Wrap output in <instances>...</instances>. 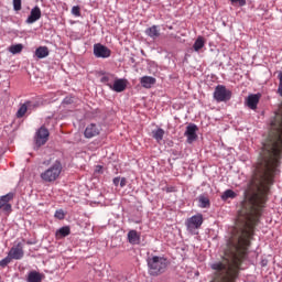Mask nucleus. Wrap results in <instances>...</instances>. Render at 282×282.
<instances>
[{
  "instance_id": "1",
  "label": "nucleus",
  "mask_w": 282,
  "mask_h": 282,
  "mask_svg": "<svg viewBox=\"0 0 282 282\" xmlns=\"http://www.w3.org/2000/svg\"><path fill=\"white\" fill-rule=\"evenodd\" d=\"M278 94L282 98V72L278 75ZM282 158V108L275 112L271 121L268 138L262 142L260 155L253 170L251 184L261 194H252L247 199H268L265 191L274 183V176L279 175V166Z\"/></svg>"
},
{
  "instance_id": "2",
  "label": "nucleus",
  "mask_w": 282,
  "mask_h": 282,
  "mask_svg": "<svg viewBox=\"0 0 282 282\" xmlns=\"http://www.w3.org/2000/svg\"><path fill=\"white\" fill-rule=\"evenodd\" d=\"M251 235L250 231L243 230L240 237L227 241L223 260L210 264L215 272L212 282H235L241 270V261L248 257Z\"/></svg>"
},
{
  "instance_id": "3",
  "label": "nucleus",
  "mask_w": 282,
  "mask_h": 282,
  "mask_svg": "<svg viewBox=\"0 0 282 282\" xmlns=\"http://www.w3.org/2000/svg\"><path fill=\"white\" fill-rule=\"evenodd\" d=\"M147 263L150 276H160L169 268V262L164 257L153 256L152 258H148Z\"/></svg>"
},
{
  "instance_id": "4",
  "label": "nucleus",
  "mask_w": 282,
  "mask_h": 282,
  "mask_svg": "<svg viewBox=\"0 0 282 282\" xmlns=\"http://www.w3.org/2000/svg\"><path fill=\"white\" fill-rule=\"evenodd\" d=\"M63 172V164L61 161H55L46 171L41 173V180L43 182H56L57 177H61Z\"/></svg>"
},
{
  "instance_id": "5",
  "label": "nucleus",
  "mask_w": 282,
  "mask_h": 282,
  "mask_svg": "<svg viewBox=\"0 0 282 282\" xmlns=\"http://www.w3.org/2000/svg\"><path fill=\"white\" fill-rule=\"evenodd\" d=\"M47 140H50V130L45 128V126H42L41 128L37 129L35 137H34V142H35V150L41 149V147H44V144H47Z\"/></svg>"
},
{
  "instance_id": "6",
  "label": "nucleus",
  "mask_w": 282,
  "mask_h": 282,
  "mask_svg": "<svg viewBox=\"0 0 282 282\" xmlns=\"http://www.w3.org/2000/svg\"><path fill=\"white\" fill-rule=\"evenodd\" d=\"M232 98V91L226 88L224 85L216 86L214 90V99L216 102H228Z\"/></svg>"
},
{
  "instance_id": "7",
  "label": "nucleus",
  "mask_w": 282,
  "mask_h": 282,
  "mask_svg": "<svg viewBox=\"0 0 282 282\" xmlns=\"http://www.w3.org/2000/svg\"><path fill=\"white\" fill-rule=\"evenodd\" d=\"M202 224H204V216L197 214L187 219L186 227L187 230H197L198 228H202Z\"/></svg>"
},
{
  "instance_id": "8",
  "label": "nucleus",
  "mask_w": 282,
  "mask_h": 282,
  "mask_svg": "<svg viewBox=\"0 0 282 282\" xmlns=\"http://www.w3.org/2000/svg\"><path fill=\"white\" fill-rule=\"evenodd\" d=\"M197 124L195 123H189L186 127L184 137L187 138V144H193V142H195V140H197Z\"/></svg>"
},
{
  "instance_id": "9",
  "label": "nucleus",
  "mask_w": 282,
  "mask_h": 282,
  "mask_svg": "<svg viewBox=\"0 0 282 282\" xmlns=\"http://www.w3.org/2000/svg\"><path fill=\"white\" fill-rule=\"evenodd\" d=\"M94 55L96 58H109V56H111V50L102 44H95Z\"/></svg>"
},
{
  "instance_id": "10",
  "label": "nucleus",
  "mask_w": 282,
  "mask_h": 282,
  "mask_svg": "<svg viewBox=\"0 0 282 282\" xmlns=\"http://www.w3.org/2000/svg\"><path fill=\"white\" fill-rule=\"evenodd\" d=\"M11 199H14V193H8L0 197V208H2L4 213L12 210V205L9 203Z\"/></svg>"
},
{
  "instance_id": "11",
  "label": "nucleus",
  "mask_w": 282,
  "mask_h": 282,
  "mask_svg": "<svg viewBox=\"0 0 282 282\" xmlns=\"http://www.w3.org/2000/svg\"><path fill=\"white\" fill-rule=\"evenodd\" d=\"M41 17V8H39V6H35L33 9H31V12L25 20V23H28V25H32V23H36V21H39Z\"/></svg>"
},
{
  "instance_id": "12",
  "label": "nucleus",
  "mask_w": 282,
  "mask_h": 282,
  "mask_svg": "<svg viewBox=\"0 0 282 282\" xmlns=\"http://www.w3.org/2000/svg\"><path fill=\"white\" fill-rule=\"evenodd\" d=\"M8 254L11 259H14L15 261L21 260V258L24 257L25 254V252L23 251V246H21V242L18 243L15 247H12Z\"/></svg>"
},
{
  "instance_id": "13",
  "label": "nucleus",
  "mask_w": 282,
  "mask_h": 282,
  "mask_svg": "<svg viewBox=\"0 0 282 282\" xmlns=\"http://www.w3.org/2000/svg\"><path fill=\"white\" fill-rule=\"evenodd\" d=\"M85 138H96V135H100V126L96 123H90L86 127L84 131Z\"/></svg>"
},
{
  "instance_id": "14",
  "label": "nucleus",
  "mask_w": 282,
  "mask_h": 282,
  "mask_svg": "<svg viewBox=\"0 0 282 282\" xmlns=\"http://www.w3.org/2000/svg\"><path fill=\"white\" fill-rule=\"evenodd\" d=\"M259 100H261V94L249 95L247 98V107H249V109H257Z\"/></svg>"
},
{
  "instance_id": "15",
  "label": "nucleus",
  "mask_w": 282,
  "mask_h": 282,
  "mask_svg": "<svg viewBox=\"0 0 282 282\" xmlns=\"http://www.w3.org/2000/svg\"><path fill=\"white\" fill-rule=\"evenodd\" d=\"M31 109H34V105L31 101L22 104L17 111V118H23Z\"/></svg>"
},
{
  "instance_id": "16",
  "label": "nucleus",
  "mask_w": 282,
  "mask_h": 282,
  "mask_svg": "<svg viewBox=\"0 0 282 282\" xmlns=\"http://www.w3.org/2000/svg\"><path fill=\"white\" fill-rule=\"evenodd\" d=\"M110 89H112V91H117V94H120L127 89V84L124 83V79H115Z\"/></svg>"
},
{
  "instance_id": "17",
  "label": "nucleus",
  "mask_w": 282,
  "mask_h": 282,
  "mask_svg": "<svg viewBox=\"0 0 282 282\" xmlns=\"http://www.w3.org/2000/svg\"><path fill=\"white\" fill-rule=\"evenodd\" d=\"M145 34L147 36H150V39H153V41H155V39H160V26L152 25L148 28L145 30Z\"/></svg>"
},
{
  "instance_id": "18",
  "label": "nucleus",
  "mask_w": 282,
  "mask_h": 282,
  "mask_svg": "<svg viewBox=\"0 0 282 282\" xmlns=\"http://www.w3.org/2000/svg\"><path fill=\"white\" fill-rule=\"evenodd\" d=\"M43 273H39L37 271H30L26 278L28 282H43Z\"/></svg>"
},
{
  "instance_id": "19",
  "label": "nucleus",
  "mask_w": 282,
  "mask_h": 282,
  "mask_svg": "<svg viewBox=\"0 0 282 282\" xmlns=\"http://www.w3.org/2000/svg\"><path fill=\"white\" fill-rule=\"evenodd\" d=\"M140 83L145 89H151V87H153L155 84V77L144 76L141 78Z\"/></svg>"
},
{
  "instance_id": "20",
  "label": "nucleus",
  "mask_w": 282,
  "mask_h": 282,
  "mask_svg": "<svg viewBox=\"0 0 282 282\" xmlns=\"http://www.w3.org/2000/svg\"><path fill=\"white\" fill-rule=\"evenodd\" d=\"M35 56L39 58H47L50 56V48L47 46H40L35 50Z\"/></svg>"
},
{
  "instance_id": "21",
  "label": "nucleus",
  "mask_w": 282,
  "mask_h": 282,
  "mask_svg": "<svg viewBox=\"0 0 282 282\" xmlns=\"http://www.w3.org/2000/svg\"><path fill=\"white\" fill-rule=\"evenodd\" d=\"M128 241H129V243H132L133 246H137L138 243H140V236L138 235V231L130 230L128 232Z\"/></svg>"
},
{
  "instance_id": "22",
  "label": "nucleus",
  "mask_w": 282,
  "mask_h": 282,
  "mask_svg": "<svg viewBox=\"0 0 282 282\" xmlns=\"http://www.w3.org/2000/svg\"><path fill=\"white\" fill-rule=\"evenodd\" d=\"M152 137L154 138V140H156V142H162V140H164V129L159 128L156 130H153Z\"/></svg>"
},
{
  "instance_id": "23",
  "label": "nucleus",
  "mask_w": 282,
  "mask_h": 282,
  "mask_svg": "<svg viewBox=\"0 0 282 282\" xmlns=\"http://www.w3.org/2000/svg\"><path fill=\"white\" fill-rule=\"evenodd\" d=\"M198 203L200 208H210V199L205 195L198 196Z\"/></svg>"
},
{
  "instance_id": "24",
  "label": "nucleus",
  "mask_w": 282,
  "mask_h": 282,
  "mask_svg": "<svg viewBox=\"0 0 282 282\" xmlns=\"http://www.w3.org/2000/svg\"><path fill=\"white\" fill-rule=\"evenodd\" d=\"M101 83H105V84H107L108 85V87H112V85H113V82L116 80V76L113 75V74H108V75H106V76H104V77H101Z\"/></svg>"
},
{
  "instance_id": "25",
  "label": "nucleus",
  "mask_w": 282,
  "mask_h": 282,
  "mask_svg": "<svg viewBox=\"0 0 282 282\" xmlns=\"http://www.w3.org/2000/svg\"><path fill=\"white\" fill-rule=\"evenodd\" d=\"M235 197H237V193L232 189H226L221 195L223 202H226V199H235Z\"/></svg>"
},
{
  "instance_id": "26",
  "label": "nucleus",
  "mask_w": 282,
  "mask_h": 282,
  "mask_svg": "<svg viewBox=\"0 0 282 282\" xmlns=\"http://www.w3.org/2000/svg\"><path fill=\"white\" fill-rule=\"evenodd\" d=\"M204 45H205L204 37L198 36L193 45L194 52H199V50H202Z\"/></svg>"
},
{
  "instance_id": "27",
  "label": "nucleus",
  "mask_w": 282,
  "mask_h": 282,
  "mask_svg": "<svg viewBox=\"0 0 282 282\" xmlns=\"http://www.w3.org/2000/svg\"><path fill=\"white\" fill-rule=\"evenodd\" d=\"M9 52H11V54H21V52H23V44L11 45Z\"/></svg>"
},
{
  "instance_id": "28",
  "label": "nucleus",
  "mask_w": 282,
  "mask_h": 282,
  "mask_svg": "<svg viewBox=\"0 0 282 282\" xmlns=\"http://www.w3.org/2000/svg\"><path fill=\"white\" fill-rule=\"evenodd\" d=\"M12 263V258L10 257V253L2 260H0V267L6 268L8 264Z\"/></svg>"
},
{
  "instance_id": "29",
  "label": "nucleus",
  "mask_w": 282,
  "mask_h": 282,
  "mask_svg": "<svg viewBox=\"0 0 282 282\" xmlns=\"http://www.w3.org/2000/svg\"><path fill=\"white\" fill-rule=\"evenodd\" d=\"M69 232V227L65 226L58 229L57 235H61V237H67Z\"/></svg>"
},
{
  "instance_id": "30",
  "label": "nucleus",
  "mask_w": 282,
  "mask_h": 282,
  "mask_svg": "<svg viewBox=\"0 0 282 282\" xmlns=\"http://www.w3.org/2000/svg\"><path fill=\"white\" fill-rule=\"evenodd\" d=\"M54 217H55L56 219H65V212H64L63 209H57V210L55 212Z\"/></svg>"
},
{
  "instance_id": "31",
  "label": "nucleus",
  "mask_w": 282,
  "mask_h": 282,
  "mask_svg": "<svg viewBox=\"0 0 282 282\" xmlns=\"http://www.w3.org/2000/svg\"><path fill=\"white\" fill-rule=\"evenodd\" d=\"M21 0H13V10L15 11V12H19V11H21Z\"/></svg>"
},
{
  "instance_id": "32",
  "label": "nucleus",
  "mask_w": 282,
  "mask_h": 282,
  "mask_svg": "<svg viewBox=\"0 0 282 282\" xmlns=\"http://www.w3.org/2000/svg\"><path fill=\"white\" fill-rule=\"evenodd\" d=\"M231 6H239L240 8H243L246 6V0H230Z\"/></svg>"
},
{
  "instance_id": "33",
  "label": "nucleus",
  "mask_w": 282,
  "mask_h": 282,
  "mask_svg": "<svg viewBox=\"0 0 282 282\" xmlns=\"http://www.w3.org/2000/svg\"><path fill=\"white\" fill-rule=\"evenodd\" d=\"M72 14L74 17H80V7H78V6L73 7L72 8Z\"/></svg>"
},
{
  "instance_id": "34",
  "label": "nucleus",
  "mask_w": 282,
  "mask_h": 282,
  "mask_svg": "<svg viewBox=\"0 0 282 282\" xmlns=\"http://www.w3.org/2000/svg\"><path fill=\"white\" fill-rule=\"evenodd\" d=\"M119 184H120L121 188H124V186H127V178H124V177L120 178Z\"/></svg>"
},
{
  "instance_id": "35",
  "label": "nucleus",
  "mask_w": 282,
  "mask_h": 282,
  "mask_svg": "<svg viewBox=\"0 0 282 282\" xmlns=\"http://www.w3.org/2000/svg\"><path fill=\"white\" fill-rule=\"evenodd\" d=\"M64 102H65V105H72V102H74V99L66 97V98L64 99Z\"/></svg>"
},
{
  "instance_id": "36",
  "label": "nucleus",
  "mask_w": 282,
  "mask_h": 282,
  "mask_svg": "<svg viewBox=\"0 0 282 282\" xmlns=\"http://www.w3.org/2000/svg\"><path fill=\"white\" fill-rule=\"evenodd\" d=\"M112 182L115 186H118L120 184V177H115Z\"/></svg>"
},
{
  "instance_id": "37",
  "label": "nucleus",
  "mask_w": 282,
  "mask_h": 282,
  "mask_svg": "<svg viewBox=\"0 0 282 282\" xmlns=\"http://www.w3.org/2000/svg\"><path fill=\"white\" fill-rule=\"evenodd\" d=\"M26 243L28 246H35L36 240H28Z\"/></svg>"
},
{
  "instance_id": "38",
  "label": "nucleus",
  "mask_w": 282,
  "mask_h": 282,
  "mask_svg": "<svg viewBox=\"0 0 282 282\" xmlns=\"http://www.w3.org/2000/svg\"><path fill=\"white\" fill-rule=\"evenodd\" d=\"M101 171H102V166H101V165H98L97 169H96V172H97V173H101Z\"/></svg>"
}]
</instances>
